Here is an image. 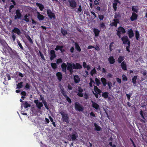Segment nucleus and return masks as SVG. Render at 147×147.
<instances>
[{
    "instance_id": "nucleus-1",
    "label": "nucleus",
    "mask_w": 147,
    "mask_h": 147,
    "mask_svg": "<svg viewBox=\"0 0 147 147\" xmlns=\"http://www.w3.org/2000/svg\"><path fill=\"white\" fill-rule=\"evenodd\" d=\"M67 70L71 74L74 72L73 69H80L82 68V65L79 63H71L67 62Z\"/></svg>"
},
{
    "instance_id": "nucleus-2",
    "label": "nucleus",
    "mask_w": 147,
    "mask_h": 147,
    "mask_svg": "<svg viewBox=\"0 0 147 147\" xmlns=\"http://www.w3.org/2000/svg\"><path fill=\"white\" fill-rule=\"evenodd\" d=\"M59 113L62 116V121L64 122H66L67 123H69V119L68 114L63 111L60 112Z\"/></svg>"
},
{
    "instance_id": "nucleus-3",
    "label": "nucleus",
    "mask_w": 147,
    "mask_h": 147,
    "mask_svg": "<svg viewBox=\"0 0 147 147\" xmlns=\"http://www.w3.org/2000/svg\"><path fill=\"white\" fill-rule=\"evenodd\" d=\"M68 137L70 141H75L78 137V135L76 132L74 131L71 134H69Z\"/></svg>"
},
{
    "instance_id": "nucleus-4",
    "label": "nucleus",
    "mask_w": 147,
    "mask_h": 147,
    "mask_svg": "<svg viewBox=\"0 0 147 147\" xmlns=\"http://www.w3.org/2000/svg\"><path fill=\"white\" fill-rule=\"evenodd\" d=\"M74 107L76 110L79 111H83L84 110V107L77 102H75Z\"/></svg>"
},
{
    "instance_id": "nucleus-5",
    "label": "nucleus",
    "mask_w": 147,
    "mask_h": 147,
    "mask_svg": "<svg viewBox=\"0 0 147 147\" xmlns=\"http://www.w3.org/2000/svg\"><path fill=\"white\" fill-rule=\"evenodd\" d=\"M117 31V35L119 38L121 37V32L123 34H125L126 32L124 28L122 27L119 26L118 28V30H116Z\"/></svg>"
},
{
    "instance_id": "nucleus-6",
    "label": "nucleus",
    "mask_w": 147,
    "mask_h": 147,
    "mask_svg": "<svg viewBox=\"0 0 147 147\" xmlns=\"http://www.w3.org/2000/svg\"><path fill=\"white\" fill-rule=\"evenodd\" d=\"M47 15L49 18L51 19L55 18V13L52 12L51 10L50 9H48L47 10Z\"/></svg>"
},
{
    "instance_id": "nucleus-7",
    "label": "nucleus",
    "mask_w": 147,
    "mask_h": 147,
    "mask_svg": "<svg viewBox=\"0 0 147 147\" xmlns=\"http://www.w3.org/2000/svg\"><path fill=\"white\" fill-rule=\"evenodd\" d=\"M70 6L73 8H75L77 5V3L75 0H68Z\"/></svg>"
},
{
    "instance_id": "nucleus-8",
    "label": "nucleus",
    "mask_w": 147,
    "mask_h": 147,
    "mask_svg": "<svg viewBox=\"0 0 147 147\" xmlns=\"http://www.w3.org/2000/svg\"><path fill=\"white\" fill-rule=\"evenodd\" d=\"M121 40L123 41V44H127L129 42H130V40L128 39V37L127 36H124L121 38Z\"/></svg>"
},
{
    "instance_id": "nucleus-9",
    "label": "nucleus",
    "mask_w": 147,
    "mask_h": 147,
    "mask_svg": "<svg viewBox=\"0 0 147 147\" xmlns=\"http://www.w3.org/2000/svg\"><path fill=\"white\" fill-rule=\"evenodd\" d=\"M16 15L15 16L14 19H20L22 15L20 9H18L16 10Z\"/></svg>"
},
{
    "instance_id": "nucleus-10",
    "label": "nucleus",
    "mask_w": 147,
    "mask_h": 147,
    "mask_svg": "<svg viewBox=\"0 0 147 147\" xmlns=\"http://www.w3.org/2000/svg\"><path fill=\"white\" fill-rule=\"evenodd\" d=\"M34 102L36 104L37 107L39 109H40L43 106L42 103L41 102H39L38 100H34Z\"/></svg>"
},
{
    "instance_id": "nucleus-11",
    "label": "nucleus",
    "mask_w": 147,
    "mask_h": 147,
    "mask_svg": "<svg viewBox=\"0 0 147 147\" xmlns=\"http://www.w3.org/2000/svg\"><path fill=\"white\" fill-rule=\"evenodd\" d=\"M50 59L51 61L53 60L54 58L56 57L55 51L53 50H52L50 51Z\"/></svg>"
},
{
    "instance_id": "nucleus-12",
    "label": "nucleus",
    "mask_w": 147,
    "mask_h": 147,
    "mask_svg": "<svg viewBox=\"0 0 147 147\" xmlns=\"http://www.w3.org/2000/svg\"><path fill=\"white\" fill-rule=\"evenodd\" d=\"M113 21L114 22H113L110 24V26H114L116 27L117 26V24L119 23V20L117 19H113Z\"/></svg>"
},
{
    "instance_id": "nucleus-13",
    "label": "nucleus",
    "mask_w": 147,
    "mask_h": 147,
    "mask_svg": "<svg viewBox=\"0 0 147 147\" xmlns=\"http://www.w3.org/2000/svg\"><path fill=\"white\" fill-rule=\"evenodd\" d=\"M127 33L130 38H131L134 36V34L133 30L131 29L128 30Z\"/></svg>"
},
{
    "instance_id": "nucleus-14",
    "label": "nucleus",
    "mask_w": 147,
    "mask_h": 147,
    "mask_svg": "<svg viewBox=\"0 0 147 147\" xmlns=\"http://www.w3.org/2000/svg\"><path fill=\"white\" fill-rule=\"evenodd\" d=\"M138 17V15L135 13L133 12L130 19L131 21H133L136 20L137 19Z\"/></svg>"
},
{
    "instance_id": "nucleus-15",
    "label": "nucleus",
    "mask_w": 147,
    "mask_h": 147,
    "mask_svg": "<svg viewBox=\"0 0 147 147\" xmlns=\"http://www.w3.org/2000/svg\"><path fill=\"white\" fill-rule=\"evenodd\" d=\"M12 32L17 34L18 35H20L21 34L20 30L18 28L15 27L12 30Z\"/></svg>"
},
{
    "instance_id": "nucleus-16",
    "label": "nucleus",
    "mask_w": 147,
    "mask_h": 147,
    "mask_svg": "<svg viewBox=\"0 0 147 147\" xmlns=\"http://www.w3.org/2000/svg\"><path fill=\"white\" fill-rule=\"evenodd\" d=\"M56 76L59 81H61L62 78V75L61 72H58L56 73Z\"/></svg>"
},
{
    "instance_id": "nucleus-17",
    "label": "nucleus",
    "mask_w": 147,
    "mask_h": 147,
    "mask_svg": "<svg viewBox=\"0 0 147 147\" xmlns=\"http://www.w3.org/2000/svg\"><path fill=\"white\" fill-rule=\"evenodd\" d=\"M93 31L95 36L97 37L99 36L100 32V30H99L97 28H94Z\"/></svg>"
},
{
    "instance_id": "nucleus-18",
    "label": "nucleus",
    "mask_w": 147,
    "mask_h": 147,
    "mask_svg": "<svg viewBox=\"0 0 147 147\" xmlns=\"http://www.w3.org/2000/svg\"><path fill=\"white\" fill-rule=\"evenodd\" d=\"M108 61L110 64H113L115 62V60L112 56H110L108 58Z\"/></svg>"
},
{
    "instance_id": "nucleus-19",
    "label": "nucleus",
    "mask_w": 147,
    "mask_h": 147,
    "mask_svg": "<svg viewBox=\"0 0 147 147\" xmlns=\"http://www.w3.org/2000/svg\"><path fill=\"white\" fill-rule=\"evenodd\" d=\"M37 17L38 19L40 20H43L45 18V17L40 13L38 12H37Z\"/></svg>"
},
{
    "instance_id": "nucleus-20",
    "label": "nucleus",
    "mask_w": 147,
    "mask_h": 147,
    "mask_svg": "<svg viewBox=\"0 0 147 147\" xmlns=\"http://www.w3.org/2000/svg\"><path fill=\"white\" fill-rule=\"evenodd\" d=\"M74 46L76 50L78 52H80L81 51V49L79 44L77 42L74 43Z\"/></svg>"
},
{
    "instance_id": "nucleus-21",
    "label": "nucleus",
    "mask_w": 147,
    "mask_h": 147,
    "mask_svg": "<svg viewBox=\"0 0 147 147\" xmlns=\"http://www.w3.org/2000/svg\"><path fill=\"white\" fill-rule=\"evenodd\" d=\"M91 102L92 103V106L96 110L99 109V106L98 105L92 100L91 101Z\"/></svg>"
},
{
    "instance_id": "nucleus-22",
    "label": "nucleus",
    "mask_w": 147,
    "mask_h": 147,
    "mask_svg": "<svg viewBox=\"0 0 147 147\" xmlns=\"http://www.w3.org/2000/svg\"><path fill=\"white\" fill-rule=\"evenodd\" d=\"M121 66L122 69L124 70L127 69L126 63L125 61H123L121 64Z\"/></svg>"
},
{
    "instance_id": "nucleus-23",
    "label": "nucleus",
    "mask_w": 147,
    "mask_h": 147,
    "mask_svg": "<svg viewBox=\"0 0 147 147\" xmlns=\"http://www.w3.org/2000/svg\"><path fill=\"white\" fill-rule=\"evenodd\" d=\"M74 82L76 83H79L80 81V78L78 75H75L74 76Z\"/></svg>"
},
{
    "instance_id": "nucleus-24",
    "label": "nucleus",
    "mask_w": 147,
    "mask_h": 147,
    "mask_svg": "<svg viewBox=\"0 0 147 147\" xmlns=\"http://www.w3.org/2000/svg\"><path fill=\"white\" fill-rule=\"evenodd\" d=\"M61 67L62 69V71L65 72H66L67 68V65L66 63H63L61 65Z\"/></svg>"
},
{
    "instance_id": "nucleus-25",
    "label": "nucleus",
    "mask_w": 147,
    "mask_h": 147,
    "mask_svg": "<svg viewBox=\"0 0 147 147\" xmlns=\"http://www.w3.org/2000/svg\"><path fill=\"white\" fill-rule=\"evenodd\" d=\"M83 66L84 68H86L88 70H89L90 69V65H87L86 62L84 61L83 62Z\"/></svg>"
},
{
    "instance_id": "nucleus-26",
    "label": "nucleus",
    "mask_w": 147,
    "mask_h": 147,
    "mask_svg": "<svg viewBox=\"0 0 147 147\" xmlns=\"http://www.w3.org/2000/svg\"><path fill=\"white\" fill-rule=\"evenodd\" d=\"M36 5L38 7L41 11H42L43 10L44 7V5L42 3H40L37 2L36 3Z\"/></svg>"
},
{
    "instance_id": "nucleus-27",
    "label": "nucleus",
    "mask_w": 147,
    "mask_h": 147,
    "mask_svg": "<svg viewBox=\"0 0 147 147\" xmlns=\"http://www.w3.org/2000/svg\"><path fill=\"white\" fill-rule=\"evenodd\" d=\"M94 86V90L95 92L98 93L99 94H100L101 92V91L99 89L97 86Z\"/></svg>"
},
{
    "instance_id": "nucleus-28",
    "label": "nucleus",
    "mask_w": 147,
    "mask_h": 147,
    "mask_svg": "<svg viewBox=\"0 0 147 147\" xmlns=\"http://www.w3.org/2000/svg\"><path fill=\"white\" fill-rule=\"evenodd\" d=\"M100 80L103 86H105L107 84L106 79L105 78L102 77L101 78Z\"/></svg>"
},
{
    "instance_id": "nucleus-29",
    "label": "nucleus",
    "mask_w": 147,
    "mask_h": 147,
    "mask_svg": "<svg viewBox=\"0 0 147 147\" xmlns=\"http://www.w3.org/2000/svg\"><path fill=\"white\" fill-rule=\"evenodd\" d=\"M135 36L137 40H139L140 37V33L138 31L136 30L135 32Z\"/></svg>"
},
{
    "instance_id": "nucleus-30",
    "label": "nucleus",
    "mask_w": 147,
    "mask_h": 147,
    "mask_svg": "<svg viewBox=\"0 0 147 147\" xmlns=\"http://www.w3.org/2000/svg\"><path fill=\"white\" fill-rule=\"evenodd\" d=\"M0 43L1 45H2L4 47H6L7 45H8L7 43L3 39H2L0 40Z\"/></svg>"
},
{
    "instance_id": "nucleus-31",
    "label": "nucleus",
    "mask_w": 147,
    "mask_h": 147,
    "mask_svg": "<svg viewBox=\"0 0 147 147\" xmlns=\"http://www.w3.org/2000/svg\"><path fill=\"white\" fill-rule=\"evenodd\" d=\"M124 57L123 56H119L118 59L117 61L119 63H121L122 61L124 60Z\"/></svg>"
},
{
    "instance_id": "nucleus-32",
    "label": "nucleus",
    "mask_w": 147,
    "mask_h": 147,
    "mask_svg": "<svg viewBox=\"0 0 147 147\" xmlns=\"http://www.w3.org/2000/svg\"><path fill=\"white\" fill-rule=\"evenodd\" d=\"M132 11L135 13H137L138 12V9L137 6H133L132 7Z\"/></svg>"
},
{
    "instance_id": "nucleus-33",
    "label": "nucleus",
    "mask_w": 147,
    "mask_h": 147,
    "mask_svg": "<svg viewBox=\"0 0 147 147\" xmlns=\"http://www.w3.org/2000/svg\"><path fill=\"white\" fill-rule=\"evenodd\" d=\"M61 32L64 36H65L67 34V31L62 28H61Z\"/></svg>"
},
{
    "instance_id": "nucleus-34",
    "label": "nucleus",
    "mask_w": 147,
    "mask_h": 147,
    "mask_svg": "<svg viewBox=\"0 0 147 147\" xmlns=\"http://www.w3.org/2000/svg\"><path fill=\"white\" fill-rule=\"evenodd\" d=\"M94 125L95 127V129L97 131H100L101 129V127L99 126L96 123H94Z\"/></svg>"
},
{
    "instance_id": "nucleus-35",
    "label": "nucleus",
    "mask_w": 147,
    "mask_h": 147,
    "mask_svg": "<svg viewBox=\"0 0 147 147\" xmlns=\"http://www.w3.org/2000/svg\"><path fill=\"white\" fill-rule=\"evenodd\" d=\"M23 82H21L20 83H19L18 84H17V89H20L22 88L23 86Z\"/></svg>"
},
{
    "instance_id": "nucleus-36",
    "label": "nucleus",
    "mask_w": 147,
    "mask_h": 147,
    "mask_svg": "<svg viewBox=\"0 0 147 147\" xmlns=\"http://www.w3.org/2000/svg\"><path fill=\"white\" fill-rule=\"evenodd\" d=\"M61 93L65 97L67 96L66 92L64 90V88H61Z\"/></svg>"
},
{
    "instance_id": "nucleus-37",
    "label": "nucleus",
    "mask_w": 147,
    "mask_h": 147,
    "mask_svg": "<svg viewBox=\"0 0 147 147\" xmlns=\"http://www.w3.org/2000/svg\"><path fill=\"white\" fill-rule=\"evenodd\" d=\"M121 17V15L119 13H115L114 16V19H118L119 21Z\"/></svg>"
},
{
    "instance_id": "nucleus-38",
    "label": "nucleus",
    "mask_w": 147,
    "mask_h": 147,
    "mask_svg": "<svg viewBox=\"0 0 147 147\" xmlns=\"http://www.w3.org/2000/svg\"><path fill=\"white\" fill-rule=\"evenodd\" d=\"M102 96L105 98H107L108 97V93L107 92H103L102 94Z\"/></svg>"
},
{
    "instance_id": "nucleus-39",
    "label": "nucleus",
    "mask_w": 147,
    "mask_h": 147,
    "mask_svg": "<svg viewBox=\"0 0 147 147\" xmlns=\"http://www.w3.org/2000/svg\"><path fill=\"white\" fill-rule=\"evenodd\" d=\"M97 73L96 71L95 67H94L90 71V74L92 76H93V74H96Z\"/></svg>"
},
{
    "instance_id": "nucleus-40",
    "label": "nucleus",
    "mask_w": 147,
    "mask_h": 147,
    "mask_svg": "<svg viewBox=\"0 0 147 147\" xmlns=\"http://www.w3.org/2000/svg\"><path fill=\"white\" fill-rule=\"evenodd\" d=\"M137 78V76H134L132 79V82L134 85H135L136 84V81Z\"/></svg>"
},
{
    "instance_id": "nucleus-41",
    "label": "nucleus",
    "mask_w": 147,
    "mask_h": 147,
    "mask_svg": "<svg viewBox=\"0 0 147 147\" xmlns=\"http://www.w3.org/2000/svg\"><path fill=\"white\" fill-rule=\"evenodd\" d=\"M51 65L52 67L54 69H55L57 67V65L55 63H51Z\"/></svg>"
},
{
    "instance_id": "nucleus-42",
    "label": "nucleus",
    "mask_w": 147,
    "mask_h": 147,
    "mask_svg": "<svg viewBox=\"0 0 147 147\" xmlns=\"http://www.w3.org/2000/svg\"><path fill=\"white\" fill-rule=\"evenodd\" d=\"M146 73L145 71H143L142 73V74L143 76H144V78H142L141 80L142 81H144L145 79L146 78L147 76H146Z\"/></svg>"
},
{
    "instance_id": "nucleus-43",
    "label": "nucleus",
    "mask_w": 147,
    "mask_h": 147,
    "mask_svg": "<svg viewBox=\"0 0 147 147\" xmlns=\"http://www.w3.org/2000/svg\"><path fill=\"white\" fill-rule=\"evenodd\" d=\"M26 38L29 41V42L31 44H33V41L31 38L30 36L28 35L26 36Z\"/></svg>"
},
{
    "instance_id": "nucleus-44",
    "label": "nucleus",
    "mask_w": 147,
    "mask_h": 147,
    "mask_svg": "<svg viewBox=\"0 0 147 147\" xmlns=\"http://www.w3.org/2000/svg\"><path fill=\"white\" fill-rule=\"evenodd\" d=\"M96 83L97 86H99L101 84L100 80L97 78H96L95 79Z\"/></svg>"
},
{
    "instance_id": "nucleus-45",
    "label": "nucleus",
    "mask_w": 147,
    "mask_h": 147,
    "mask_svg": "<svg viewBox=\"0 0 147 147\" xmlns=\"http://www.w3.org/2000/svg\"><path fill=\"white\" fill-rule=\"evenodd\" d=\"M117 4L116 3H113V7L115 11L117 10Z\"/></svg>"
},
{
    "instance_id": "nucleus-46",
    "label": "nucleus",
    "mask_w": 147,
    "mask_h": 147,
    "mask_svg": "<svg viewBox=\"0 0 147 147\" xmlns=\"http://www.w3.org/2000/svg\"><path fill=\"white\" fill-rule=\"evenodd\" d=\"M30 16L29 14H28V16L27 14H26L24 16V20L26 22H28L29 21V20L28 18V16Z\"/></svg>"
},
{
    "instance_id": "nucleus-47",
    "label": "nucleus",
    "mask_w": 147,
    "mask_h": 147,
    "mask_svg": "<svg viewBox=\"0 0 147 147\" xmlns=\"http://www.w3.org/2000/svg\"><path fill=\"white\" fill-rule=\"evenodd\" d=\"M131 43L129 42L128 43L127 45V46H126V49L127 51L128 52H130V50H129L130 47V46Z\"/></svg>"
},
{
    "instance_id": "nucleus-48",
    "label": "nucleus",
    "mask_w": 147,
    "mask_h": 147,
    "mask_svg": "<svg viewBox=\"0 0 147 147\" xmlns=\"http://www.w3.org/2000/svg\"><path fill=\"white\" fill-rule=\"evenodd\" d=\"M25 108H26L28 107H30L31 106L27 102H26L24 104H23Z\"/></svg>"
},
{
    "instance_id": "nucleus-49",
    "label": "nucleus",
    "mask_w": 147,
    "mask_h": 147,
    "mask_svg": "<svg viewBox=\"0 0 147 147\" xmlns=\"http://www.w3.org/2000/svg\"><path fill=\"white\" fill-rule=\"evenodd\" d=\"M7 49L8 50V53L11 55V57L12 58V56H11V53H13V51L12 49L9 47L8 48H7Z\"/></svg>"
},
{
    "instance_id": "nucleus-50",
    "label": "nucleus",
    "mask_w": 147,
    "mask_h": 147,
    "mask_svg": "<svg viewBox=\"0 0 147 147\" xmlns=\"http://www.w3.org/2000/svg\"><path fill=\"white\" fill-rule=\"evenodd\" d=\"M42 102L44 104L47 110L49 109V108L47 105V103L46 101L45 100H42Z\"/></svg>"
},
{
    "instance_id": "nucleus-51",
    "label": "nucleus",
    "mask_w": 147,
    "mask_h": 147,
    "mask_svg": "<svg viewBox=\"0 0 147 147\" xmlns=\"http://www.w3.org/2000/svg\"><path fill=\"white\" fill-rule=\"evenodd\" d=\"M122 80L123 81H127V76L125 74H123L122 76Z\"/></svg>"
},
{
    "instance_id": "nucleus-52",
    "label": "nucleus",
    "mask_w": 147,
    "mask_h": 147,
    "mask_svg": "<svg viewBox=\"0 0 147 147\" xmlns=\"http://www.w3.org/2000/svg\"><path fill=\"white\" fill-rule=\"evenodd\" d=\"M17 42L18 44V46L20 47V49L22 50H23V47H22L21 44L20 43V41L18 40L17 41Z\"/></svg>"
},
{
    "instance_id": "nucleus-53",
    "label": "nucleus",
    "mask_w": 147,
    "mask_h": 147,
    "mask_svg": "<svg viewBox=\"0 0 147 147\" xmlns=\"http://www.w3.org/2000/svg\"><path fill=\"white\" fill-rule=\"evenodd\" d=\"M93 83H94V81L92 80V78H90V82L89 83V86L90 87H92V84Z\"/></svg>"
},
{
    "instance_id": "nucleus-54",
    "label": "nucleus",
    "mask_w": 147,
    "mask_h": 147,
    "mask_svg": "<svg viewBox=\"0 0 147 147\" xmlns=\"http://www.w3.org/2000/svg\"><path fill=\"white\" fill-rule=\"evenodd\" d=\"M107 84L109 86V89H111V87L112 86V84L110 81H108L107 82Z\"/></svg>"
},
{
    "instance_id": "nucleus-55",
    "label": "nucleus",
    "mask_w": 147,
    "mask_h": 147,
    "mask_svg": "<svg viewBox=\"0 0 147 147\" xmlns=\"http://www.w3.org/2000/svg\"><path fill=\"white\" fill-rule=\"evenodd\" d=\"M82 11V7L81 5H80L78 10L76 11V12L78 13L79 12H81Z\"/></svg>"
},
{
    "instance_id": "nucleus-56",
    "label": "nucleus",
    "mask_w": 147,
    "mask_h": 147,
    "mask_svg": "<svg viewBox=\"0 0 147 147\" xmlns=\"http://www.w3.org/2000/svg\"><path fill=\"white\" fill-rule=\"evenodd\" d=\"M65 97L66 98V99L67 101L69 103H71V99L67 96H66Z\"/></svg>"
},
{
    "instance_id": "nucleus-57",
    "label": "nucleus",
    "mask_w": 147,
    "mask_h": 147,
    "mask_svg": "<svg viewBox=\"0 0 147 147\" xmlns=\"http://www.w3.org/2000/svg\"><path fill=\"white\" fill-rule=\"evenodd\" d=\"M39 52L40 54V55L41 58L43 60H45V58L44 57V56L43 55V54L40 51H39Z\"/></svg>"
},
{
    "instance_id": "nucleus-58",
    "label": "nucleus",
    "mask_w": 147,
    "mask_h": 147,
    "mask_svg": "<svg viewBox=\"0 0 147 147\" xmlns=\"http://www.w3.org/2000/svg\"><path fill=\"white\" fill-rule=\"evenodd\" d=\"M140 114L142 118H143L144 119L146 120V119L145 118L143 114V112L142 110H141L140 112Z\"/></svg>"
},
{
    "instance_id": "nucleus-59",
    "label": "nucleus",
    "mask_w": 147,
    "mask_h": 147,
    "mask_svg": "<svg viewBox=\"0 0 147 147\" xmlns=\"http://www.w3.org/2000/svg\"><path fill=\"white\" fill-rule=\"evenodd\" d=\"M12 38L13 41H14L15 40L16 38V35L14 34V33L12 34Z\"/></svg>"
},
{
    "instance_id": "nucleus-60",
    "label": "nucleus",
    "mask_w": 147,
    "mask_h": 147,
    "mask_svg": "<svg viewBox=\"0 0 147 147\" xmlns=\"http://www.w3.org/2000/svg\"><path fill=\"white\" fill-rule=\"evenodd\" d=\"M98 16L99 19L100 20H103L104 18V16L103 15H99Z\"/></svg>"
},
{
    "instance_id": "nucleus-61",
    "label": "nucleus",
    "mask_w": 147,
    "mask_h": 147,
    "mask_svg": "<svg viewBox=\"0 0 147 147\" xmlns=\"http://www.w3.org/2000/svg\"><path fill=\"white\" fill-rule=\"evenodd\" d=\"M62 60L61 58H59L57 60V63L59 64V63H61L62 62Z\"/></svg>"
},
{
    "instance_id": "nucleus-62",
    "label": "nucleus",
    "mask_w": 147,
    "mask_h": 147,
    "mask_svg": "<svg viewBox=\"0 0 147 147\" xmlns=\"http://www.w3.org/2000/svg\"><path fill=\"white\" fill-rule=\"evenodd\" d=\"M100 27L101 28H103L105 27V25L103 23H102L100 24Z\"/></svg>"
},
{
    "instance_id": "nucleus-63",
    "label": "nucleus",
    "mask_w": 147,
    "mask_h": 147,
    "mask_svg": "<svg viewBox=\"0 0 147 147\" xmlns=\"http://www.w3.org/2000/svg\"><path fill=\"white\" fill-rule=\"evenodd\" d=\"M126 95L128 100H129L130 99L131 96L132 95V94L129 93V94H126Z\"/></svg>"
},
{
    "instance_id": "nucleus-64",
    "label": "nucleus",
    "mask_w": 147,
    "mask_h": 147,
    "mask_svg": "<svg viewBox=\"0 0 147 147\" xmlns=\"http://www.w3.org/2000/svg\"><path fill=\"white\" fill-rule=\"evenodd\" d=\"M14 7V6L13 5H10L9 9V13L11 12V10L12 9H13Z\"/></svg>"
}]
</instances>
